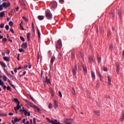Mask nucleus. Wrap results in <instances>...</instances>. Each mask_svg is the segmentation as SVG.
<instances>
[{
	"label": "nucleus",
	"mask_w": 124,
	"mask_h": 124,
	"mask_svg": "<svg viewBox=\"0 0 124 124\" xmlns=\"http://www.w3.org/2000/svg\"><path fill=\"white\" fill-rule=\"evenodd\" d=\"M11 4L10 2H3L1 5H0V11H1L3 10V7L4 8H7V7H9L10 6Z\"/></svg>",
	"instance_id": "obj_1"
},
{
	"label": "nucleus",
	"mask_w": 124,
	"mask_h": 124,
	"mask_svg": "<svg viewBox=\"0 0 124 124\" xmlns=\"http://www.w3.org/2000/svg\"><path fill=\"white\" fill-rule=\"evenodd\" d=\"M46 17L48 20H51L53 18V15L50 11L47 10L46 11Z\"/></svg>",
	"instance_id": "obj_2"
},
{
	"label": "nucleus",
	"mask_w": 124,
	"mask_h": 124,
	"mask_svg": "<svg viewBox=\"0 0 124 124\" xmlns=\"http://www.w3.org/2000/svg\"><path fill=\"white\" fill-rule=\"evenodd\" d=\"M58 6V3L56 1H52L51 2L50 4V7L52 9H56L57 8V7Z\"/></svg>",
	"instance_id": "obj_3"
},
{
	"label": "nucleus",
	"mask_w": 124,
	"mask_h": 124,
	"mask_svg": "<svg viewBox=\"0 0 124 124\" xmlns=\"http://www.w3.org/2000/svg\"><path fill=\"white\" fill-rule=\"evenodd\" d=\"M62 47V40H59L57 41V43L56 44V48L57 49H61Z\"/></svg>",
	"instance_id": "obj_4"
},
{
	"label": "nucleus",
	"mask_w": 124,
	"mask_h": 124,
	"mask_svg": "<svg viewBox=\"0 0 124 124\" xmlns=\"http://www.w3.org/2000/svg\"><path fill=\"white\" fill-rule=\"evenodd\" d=\"M46 83H47L48 85H51V81L49 78H48V77H46V80L44 81V85L45 87L46 86Z\"/></svg>",
	"instance_id": "obj_5"
},
{
	"label": "nucleus",
	"mask_w": 124,
	"mask_h": 124,
	"mask_svg": "<svg viewBox=\"0 0 124 124\" xmlns=\"http://www.w3.org/2000/svg\"><path fill=\"white\" fill-rule=\"evenodd\" d=\"M25 102L29 106L32 107V108H34V106H35V105H34L32 103H31V102L29 100H25Z\"/></svg>",
	"instance_id": "obj_6"
},
{
	"label": "nucleus",
	"mask_w": 124,
	"mask_h": 124,
	"mask_svg": "<svg viewBox=\"0 0 124 124\" xmlns=\"http://www.w3.org/2000/svg\"><path fill=\"white\" fill-rule=\"evenodd\" d=\"M22 111L24 112V115H25V116H29V117L31 116V113L27 111V110L24 109V108H23V110H22V109H20V112H22Z\"/></svg>",
	"instance_id": "obj_7"
},
{
	"label": "nucleus",
	"mask_w": 124,
	"mask_h": 124,
	"mask_svg": "<svg viewBox=\"0 0 124 124\" xmlns=\"http://www.w3.org/2000/svg\"><path fill=\"white\" fill-rule=\"evenodd\" d=\"M20 108H21V106L20 105V102H18L16 106V107H14V109L15 111H17L20 109Z\"/></svg>",
	"instance_id": "obj_8"
},
{
	"label": "nucleus",
	"mask_w": 124,
	"mask_h": 124,
	"mask_svg": "<svg viewBox=\"0 0 124 124\" xmlns=\"http://www.w3.org/2000/svg\"><path fill=\"white\" fill-rule=\"evenodd\" d=\"M33 108L34 109V110H35V112L41 113V110H40V108H38V107H37L36 106H35Z\"/></svg>",
	"instance_id": "obj_9"
},
{
	"label": "nucleus",
	"mask_w": 124,
	"mask_h": 124,
	"mask_svg": "<svg viewBox=\"0 0 124 124\" xmlns=\"http://www.w3.org/2000/svg\"><path fill=\"white\" fill-rule=\"evenodd\" d=\"M53 107L55 108V109H57V108L59 107V106L58 105V102H57L56 100H54Z\"/></svg>",
	"instance_id": "obj_10"
},
{
	"label": "nucleus",
	"mask_w": 124,
	"mask_h": 124,
	"mask_svg": "<svg viewBox=\"0 0 124 124\" xmlns=\"http://www.w3.org/2000/svg\"><path fill=\"white\" fill-rule=\"evenodd\" d=\"M22 48L23 49H26V48H28V43H23L21 45Z\"/></svg>",
	"instance_id": "obj_11"
},
{
	"label": "nucleus",
	"mask_w": 124,
	"mask_h": 124,
	"mask_svg": "<svg viewBox=\"0 0 124 124\" xmlns=\"http://www.w3.org/2000/svg\"><path fill=\"white\" fill-rule=\"evenodd\" d=\"M77 71V67L75 66V68L73 69L72 72L74 76H76V72Z\"/></svg>",
	"instance_id": "obj_12"
},
{
	"label": "nucleus",
	"mask_w": 124,
	"mask_h": 124,
	"mask_svg": "<svg viewBox=\"0 0 124 124\" xmlns=\"http://www.w3.org/2000/svg\"><path fill=\"white\" fill-rule=\"evenodd\" d=\"M44 18H45V16H38V19L40 21H42V20H44Z\"/></svg>",
	"instance_id": "obj_13"
},
{
	"label": "nucleus",
	"mask_w": 124,
	"mask_h": 124,
	"mask_svg": "<svg viewBox=\"0 0 124 124\" xmlns=\"http://www.w3.org/2000/svg\"><path fill=\"white\" fill-rule=\"evenodd\" d=\"M3 60H4V61L5 62H9V61H10V58L9 57L5 56L3 58Z\"/></svg>",
	"instance_id": "obj_14"
},
{
	"label": "nucleus",
	"mask_w": 124,
	"mask_h": 124,
	"mask_svg": "<svg viewBox=\"0 0 124 124\" xmlns=\"http://www.w3.org/2000/svg\"><path fill=\"white\" fill-rule=\"evenodd\" d=\"M91 74H92V77L93 78V79L94 80L95 79V74L93 71H92Z\"/></svg>",
	"instance_id": "obj_15"
},
{
	"label": "nucleus",
	"mask_w": 124,
	"mask_h": 124,
	"mask_svg": "<svg viewBox=\"0 0 124 124\" xmlns=\"http://www.w3.org/2000/svg\"><path fill=\"white\" fill-rule=\"evenodd\" d=\"M88 59L90 63H93V57H89Z\"/></svg>",
	"instance_id": "obj_16"
},
{
	"label": "nucleus",
	"mask_w": 124,
	"mask_h": 124,
	"mask_svg": "<svg viewBox=\"0 0 124 124\" xmlns=\"http://www.w3.org/2000/svg\"><path fill=\"white\" fill-rule=\"evenodd\" d=\"M65 124H72V123H71V120H70V119L66 120Z\"/></svg>",
	"instance_id": "obj_17"
},
{
	"label": "nucleus",
	"mask_w": 124,
	"mask_h": 124,
	"mask_svg": "<svg viewBox=\"0 0 124 124\" xmlns=\"http://www.w3.org/2000/svg\"><path fill=\"white\" fill-rule=\"evenodd\" d=\"M122 115L121 116L120 119L123 122V121L124 120V111H122Z\"/></svg>",
	"instance_id": "obj_18"
},
{
	"label": "nucleus",
	"mask_w": 124,
	"mask_h": 124,
	"mask_svg": "<svg viewBox=\"0 0 124 124\" xmlns=\"http://www.w3.org/2000/svg\"><path fill=\"white\" fill-rule=\"evenodd\" d=\"M5 12L3 11L1 13H0V17H1V18H2V17H3L4 16H5Z\"/></svg>",
	"instance_id": "obj_19"
},
{
	"label": "nucleus",
	"mask_w": 124,
	"mask_h": 124,
	"mask_svg": "<svg viewBox=\"0 0 124 124\" xmlns=\"http://www.w3.org/2000/svg\"><path fill=\"white\" fill-rule=\"evenodd\" d=\"M17 122H18V118H15L14 120H12V123L13 124H15V123H17Z\"/></svg>",
	"instance_id": "obj_20"
},
{
	"label": "nucleus",
	"mask_w": 124,
	"mask_h": 124,
	"mask_svg": "<svg viewBox=\"0 0 124 124\" xmlns=\"http://www.w3.org/2000/svg\"><path fill=\"white\" fill-rule=\"evenodd\" d=\"M55 60H56V58H55V57L51 58V59L50 60V64H53V63H54V62H55Z\"/></svg>",
	"instance_id": "obj_21"
},
{
	"label": "nucleus",
	"mask_w": 124,
	"mask_h": 124,
	"mask_svg": "<svg viewBox=\"0 0 124 124\" xmlns=\"http://www.w3.org/2000/svg\"><path fill=\"white\" fill-rule=\"evenodd\" d=\"M52 124H60V122H58L57 120H54L52 121Z\"/></svg>",
	"instance_id": "obj_22"
},
{
	"label": "nucleus",
	"mask_w": 124,
	"mask_h": 124,
	"mask_svg": "<svg viewBox=\"0 0 124 124\" xmlns=\"http://www.w3.org/2000/svg\"><path fill=\"white\" fill-rule=\"evenodd\" d=\"M108 84L109 86H110V85H111V77L110 76H108Z\"/></svg>",
	"instance_id": "obj_23"
},
{
	"label": "nucleus",
	"mask_w": 124,
	"mask_h": 124,
	"mask_svg": "<svg viewBox=\"0 0 124 124\" xmlns=\"http://www.w3.org/2000/svg\"><path fill=\"white\" fill-rule=\"evenodd\" d=\"M13 102H16L17 104H18V103H19V102H20L19 101V100H18L17 98H14L13 100Z\"/></svg>",
	"instance_id": "obj_24"
},
{
	"label": "nucleus",
	"mask_w": 124,
	"mask_h": 124,
	"mask_svg": "<svg viewBox=\"0 0 124 124\" xmlns=\"http://www.w3.org/2000/svg\"><path fill=\"white\" fill-rule=\"evenodd\" d=\"M95 115H96V116H100V113H99V111L95 110L94 111Z\"/></svg>",
	"instance_id": "obj_25"
},
{
	"label": "nucleus",
	"mask_w": 124,
	"mask_h": 124,
	"mask_svg": "<svg viewBox=\"0 0 124 124\" xmlns=\"http://www.w3.org/2000/svg\"><path fill=\"white\" fill-rule=\"evenodd\" d=\"M0 64H1V65L3 66V67H6L5 63H3V62H0Z\"/></svg>",
	"instance_id": "obj_26"
},
{
	"label": "nucleus",
	"mask_w": 124,
	"mask_h": 124,
	"mask_svg": "<svg viewBox=\"0 0 124 124\" xmlns=\"http://www.w3.org/2000/svg\"><path fill=\"white\" fill-rule=\"evenodd\" d=\"M72 93L74 95H75L76 94V92H75V90L74 89V88H72Z\"/></svg>",
	"instance_id": "obj_27"
},
{
	"label": "nucleus",
	"mask_w": 124,
	"mask_h": 124,
	"mask_svg": "<svg viewBox=\"0 0 124 124\" xmlns=\"http://www.w3.org/2000/svg\"><path fill=\"white\" fill-rule=\"evenodd\" d=\"M75 58V53L74 52H73L72 54L71 58L72 60H74Z\"/></svg>",
	"instance_id": "obj_28"
},
{
	"label": "nucleus",
	"mask_w": 124,
	"mask_h": 124,
	"mask_svg": "<svg viewBox=\"0 0 124 124\" xmlns=\"http://www.w3.org/2000/svg\"><path fill=\"white\" fill-rule=\"evenodd\" d=\"M46 120H47L48 121V123H49V124H52L53 123V121L54 120H50V119L46 118Z\"/></svg>",
	"instance_id": "obj_29"
},
{
	"label": "nucleus",
	"mask_w": 124,
	"mask_h": 124,
	"mask_svg": "<svg viewBox=\"0 0 124 124\" xmlns=\"http://www.w3.org/2000/svg\"><path fill=\"white\" fill-rule=\"evenodd\" d=\"M48 108H49V109H52V108H53V105H52V103L49 104Z\"/></svg>",
	"instance_id": "obj_30"
},
{
	"label": "nucleus",
	"mask_w": 124,
	"mask_h": 124,
	"mask_svg": "<svg viewBox=\"0 0 124 124\" xmlns=\"http://www.w3.org/2000/svg\"><path fill=\"white\" fill-rule=\"evenodd\" d=\"M3 85H4V83L0 79V86H3Z\"/></svg>",
	"instance_id": "obj_31"
},
{
	"label": "nucleus",
	"mask_w": 124,
	"mask_h": 124,
	"mask_svg": "<svg viewBox=\"0 0 124 124\" xmlns=\"http://www.w3.org/2000/svg\"><path fill=\"white\" fill-rule=\"evenodd\" d=\"M3 78L5 82H6V81H7V78L6 77V76H5V75L3 76Z\"/></svg>",
	"instance_id": "obj_32"
},
{
	"label": "nucleus",
	"mask_w": 124,
	"mask_h": 124,
	"mask_svg": "<svg viewBox=\"0 0 124 124\" xmlns=\"http://www.w3.org/2000/svg\"><path fill=\"white\" fill-rule=\"evenodd\" d=\"M20 38L21 41L25 42V38H24L23 36H20Z\"/></svg>",
	"instance_id": "obj_33"
},
{
	"label": "nucleus",
	"mask_w": 124,
	"mask_h": 124,
	"mask_svg": "<svg viewBox=\"0 0 124 124\" xmlns=\"http://www.w3.org/2000/svg\"><path fill=\"white\" fill-rule=\"evenodd\" d=\"M3 42H4V43H6L7 42V39L6 38H4L2 39Z\"/></svg>",
	"instance_id": "obj_34"
},
{
	"label": "nucleus",
	"mask_w": 124,
	"mask_h": 124,
	"mask_svg": "<svg viewBox=\"0 0 124 124\" xmlns=\"http://www.w3.org/2000/svg\"><path fill=\"white\" fill-rule=\"evenodd\" d=\"M23 19L24 20H25V21H26V22H28L29 21V19H28V18H27V17H26L25 16L23 17Z\"/></svg>",
	"instance_id": "obj_35"
},
{
	"label": "nucleus",
	"mask_w": 124,
	"mask_h": 124,
	"mask_svg": "<svg viewBox=\"0 0 124 124\" xmlns=\"http://www.w3.org/2000/svg\"><path fill=\"white\" fill-rule=\"evenodd\" d=\"M0 29H3L4 28V24L1 23L0 25Z\"/></svg>",
	"instance_id": "obj_36"
},
{
	"label": "nucleus",
	"mask_w": 124,
	"mask_h": 124,
	"mask_svg": "<svg viewBox=\"0 0 124 124\" xmlns=\"http://www.w3.org/2000/svg\"><path fill=\"white\" fill-rule=\"evenodd\" d=\"M119 71H120V68L119 67V65H117L116 68V72H117V73H119Z\"/></svg>",
	"instance_id": "obj_37"
},
{
	"label": "nucleus",
	"mask_w": 124,
	"mask_h": 124,
	"mask_svg": "<svg viewBox=\"0 0 124 124\" xmlns=\"http://www.w3.org/2000/svg\"><path fill=\"white\" fill-rule=\"evenodd\" d=\"M19 51L20 53H22V52H24L25 50H24L23 48H19Z\"/></svg>",
	"instance_id": "obj_38"
},
{
	"label": "nucleus",
	"mask_w": 124,
	"mask_h": 124,
	"mask_svg": "<svg viewBox=\"0 0 124 124\" xmlns=\"http://www.w3.org/2000/svg\"><path fill=\"white\" fill-rule=\"evenodd\" d=\"M83 69L84 73H87V68L86 67H83Z\"/></svg>",
	"instance_id": "obj_39"
},
{
	"label": "nucleus",
	"mask_w": 124,
	"mask_h": 124,
	"mask_svg": "<svg viewBox=\"0 0 124 124\" xmlns=\"http://www.w3.org/2000/svg\"><path fill=\"white\" fill-rule=\"evenodd\" d=\"M62 57V53H60L58 55V58H59V59H61Z\"/></svg>",
	"instance_id": "obj_40"
},
{
	"label": "nucleus",
	"mask_w": 124,
	"mask_h": 124,
	"mask_svg": "<svg viewBox=\"0 0 124 124\" xmlns=\"http://www.w3.org/2000/svg\"><path fill=\"white\" fill-rule=\"evenodd\" d=\"M97 60H98V62H101V58L98 57V55L97 56Z\"/></svg>",
	"instance_id": "obj_41"
},
{
	"label": "nucleus",
	"mask_w": 124,
	"mask_h": 124,
	"mask_svg": "<svg viewBox=\"0 0 124 124\" xmlns=\"http://www.w3.org/2000/svg\"><path fill=\"white\" fill-rule=\"evenodd\" d=\"M9 25L10 27H12V26H13V22L12 21H10Z\"/></svg>",
	"instance_id": "obj_42"
},
{
	"label": "nucleus",
	"mask_w": 124,
	"mask_h": 124,
	"mask_svg": "<svg viewBox=\"0 0 124 124\" xmlns=\"http://www.w3.org/2000/svg\"><path fill=\"white\" fill-rule=\"evenodd\" d=\"M59 94L60 97H62V92L61 91H59Z\"/></svg>",
	"instance_id": "obj_43"
},
{
	"label": "nucleus",
	"mask_w": 124,
	"mask_h": 124,
	"mask_svg": "<svg viewBox=\"0 0 124 124\" xmlns=\"http://www.w3.org/2000/svg\"><path fill=\"white\" fill-rule=\"evenodd\" d=\"M30 37H31V33H28L27 34V38H29Z\"/></svg>",
	"instance_id": "obj_44"
},
{
	"label": "nucleus",
	"mask_w": 124,
	"mask_h": 124,
	"mask_svg": "<svg viewBox=\"0 0 124 124\" xmlns=\"http://www.w3.org/2000/svg\"><path fill=\"white\" fill-rule=\"evenodd\" d=\"M5 28L6 31H8V30H9V26H8V25H6Z\"/></svg>",
	"instance_id": "obj_45"
},
{
	"label": "nucleus",
	"mask_w": 124,
	"mask_h": 124,
	"mask_svg": "<svg viewBox=\"0 0 124 124\" xmlns=\"http://www.w3.org/2000/svg\"><path fill=\"white\" fill-rule=\"evenodd\" d=\"M51 96H52V97H54V91H53V90H51Z\"/></svg>",
	"instance_id": "obj_46"
},
{
	"label": "nucleus",
	"mask_w": 124,
	"mask_h": 124,
	"mask_svg": "<svg viewBox=\"0 0 124 124\" xmlns=\"http://www.w3.org/2000/svg\"><path fill=\"white\" fill-rule=\"evenodd\" d=\"M110 35H111V32L110 31H108V37H110Z\"/></svg>",
	"instance_id": "obj_47"
},
{
	"label": "nucleus",
	"mask_w": 124,
	"mask_h": 124,
	"mask_svg": "<svg viewBox=\"0 0 124 124\" xmlns=\"http://www.w3.org/2000/svg\"><path fill=\"white\" fill-rule=\"evenodd\" d=\"M23 25H24V22L23 21H21L20 24V28L23 27Z\"/></svg>",
	"instance_id": "obj_48"
},
{
	"label": "nucleus",
	"mask_w": 124,
	"mask_h": 124,
	"mask_svg": "<svg viewBox=\"0 0 124 124\" xmlns=\"http://www.w3.org/2000/svg\"><path fill=\"white\" fill-rule=\"evenodd\" d=\"M7 90L8 91H11V87H10V86H8L7 87Z\"/></svg>",
	"instance_id": "obj_49"
},
{
	"label": "nucleus",
	"mask_w": 124,
	"mask_h": 124,
	"mask_svg": "<svg viewBox=\"0 0 124 124\" xmlns=\"http://www.w3.org/2000/svg\"><path fill=\"white\" fill-rule=\"evenodd\" d=\"M38 34L39 38H40L41 33H40V31H39V30L38 29Z\"/></svg>",
	"instance_id": "obj_50"
},
{
	"label": "nucleus",
	"mask_w": 124,
	"mask_h": 124,
	"mask_svg": "<svg viewBox=\"0 0 124 124\" xmlns=\"http://www.w3.org/2000/svg\"><path fill=\"white\" fill-rule=\"evenodd\" d=\"M10 31H11V32L13 33H14V30H13V29L12 28H11L10 29Z\"/></svg>",
	"instance_id": "obj_51"
},
{
	"label": "nucleus",
	"mask_w": 124,
	"mask_h": 124,
	"mask_svg": "<svg viewBox=\"0 0 124 124\" xmlns=\"http://www.w3.org/2000/svg\"><path fill=\"white\" fill-rule=\"evenodd\" d=\"M7 75L9 78H11V77H12V76H11V74L9 73H8Z\"/></svg>",
	"instance_id": "obj_52"
},
{
	"label": "nucleus",
	"mask_w": 124,
	"mask_h": 124,
	"mask_svg": "<svg viewBox=\"0 0 124 124\" xmlns=\"http://www.w3.org/2000/svg\"><path fill=\"white\" fill-rule=\"evenodd\" d=\"M109 49H110V50H113V45H110Z\"/></svg>",
	"instance_id": "obj_53"
},
{
	"label": "nucleus",
	"mask_w": 124,
	"mask_h": 124,
	"mask_svg": "<svg viewBox=\"0 0 124 124\" xmlns=\"http://www.w3.org/2000/svg\"><path fill=\"white\" fill-rule=\"evenodd\" d=\"M10 85L11 87H12V88L15 89V86H14V85H13L12 83H11Z\"/></svg>",
	"instance_id": "obj_54"
},
{
	"label": "nucleus",
	"mask_w": 124,
	"mask_h": 124,
	"mask_svg": "<svg viewBox=\"0 0 124 124\" xmlns=\"http://www.w3.org/2000/svg\"><path fill=\"white\" fill-rule=\"evenodd\" d=\"M32 29L33 31H34V25L33 24V23H32Z\"/></svg>",
	"instance_id": "obj_55"
},
{
	"label": "nucleus",
	"mask_w": 124,
	"mask_h": 124,
	"mask_svg": "<svg viewBox=\"0 0 124 124\" xmlns=\"http://www.w3.org/2000/svg\"><path fill=\"white\" fill-rule=\"evenodd\" d=\"M4 71L7 75V74H8V72H7V70H6L5 69H4Z\"/></svg>",
	"instance_id": "obj_56"
},
{
	"label": "nucleus",
	"mask_w": 124,
	"mask_h": 124,
	"mask_svg": "<svg viewBox=\"0 0 124 124\" xmlns=\"http://www.w3.org/2000/svg\"><path fill=\"white\" fill-rule=\"evenodd\" d=\"M26 122V119H23L22 120V124H25Z\"/></svg>",
	"instance_id": "obj_57"
},
{
	"label": "nucleus",
	"mask_w": 124,
	"mask_h": 124,
	"mask_svg": "<svg viewBox=\"0 0 124 124\" xmlns=\"http://www.w3.org/2000/svg\"><path fill=\"white\" fill-rule=\"evenodd\" d=\"M20 54H18L17 55V60L18 61H20Z\"/></svg>",
	"instance_id": "obj_58"
},
{
	"label": "nucleus",
	"mask_w": 124,
	"mask_h": 124,
	"mask_svg": "<svg viewBox=\"0 0 124 124\" xmlns=\"http://www.w3.org/2000/svg\"><path fill=\"white\" fill-rule=\"evenodd\" d=\"M104 71L107 72L108 71V70L107 69V68H104Z\"/></svg>",
	"instance_id": "obj_59"
},
{
	"label": "nucleus",
	"mask_w": 124,
	"mask_h": 124,
	"mask_svg": "<svg viewBox=\"0 0 124 124\" xmlns=\"http://www.w3.org/2000/svg\"><path fill=\"white\" fill-rule=\"evenodd\" d=\"M2 87L3 88V90H6V85H3Z\"/></svg>",
	"instance_id": "obj_60"
},
{
	"label": "nucleus",
	"mask_w": 124,
	"mask_h": 124,
	"mask_svg": "<svg viewBox=\"0 0 124 124\" xmlns=\"http://www.w3.org/2000/svg\"><path fill=\"white\" fill-rule=\"evenodd\" d=\"M106 98L110 99V96H109V95H107V96H106Z\"/></svg>",
	"instance_id": "obj_61"
},
{
	"label": "nucleus",
	"mask_w": 124,
	"mask_h": 124,
	"mask_svg": "<svg viewBox=\"0 0 124 124\" xmlns=\"http://www.w3.org/2000/svg\"><path fill=\"white\" fill-rule=\"evenodd\" d=\"M9 116H13V113L12 112H10L9 113Z\"/></svg>",
	"instance_id": "obj_62"
},
{
	"label": "nucleus",
	"mask_w": 124,
	"mask_h": 124,
	"mask_svg": "<svg viewBox=\"0 0 124 124\" xmlns=\"http://www.w3.org/2000/svg\"><path fill=\"white\" fill-rule=\"evenodd\" d=\"M104 31H103V30H102V29H100V32L102 33V32H103Z\"/></svg>",
	"instance_id": "obj_63"
},
{
	"label": "nucleus",
	"mask_w": 124,
	"mask_h": 124,
	"mask_svg": "<svg viewBox=\"0 0 124 124\" xmlns=\"http://www.w3.org/2000/svg\"><path fill=\"white\" fill-rule=\"evenodd\" d=\"M30 124H33V123H32V119H31L30 121Z\"/></svg>",
	"instance_id": "obj_64"
}]
</instances>
